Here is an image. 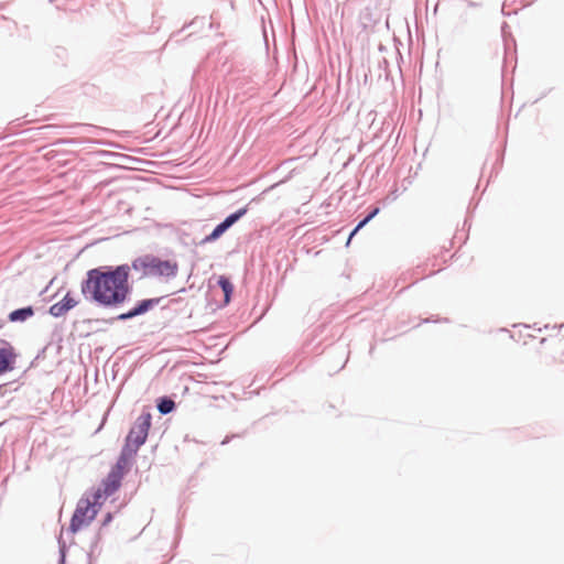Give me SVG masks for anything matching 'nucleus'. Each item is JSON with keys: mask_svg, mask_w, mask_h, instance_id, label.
Here are the masks:
<instances>
[{"mask_svg": "<svg viewBox=\"0 0 564 564\" xmlns=\"http://www.w3.org/2000/svg\"><path fill=\"white\" fill-rule=\"evenodd\" d=\"M127 264L91 269L82 282V293L86 300L100 306L116 307L124 303L131 292Z\"/></svg>", "mask_w": 564, "mask_h": 564, "instance_id": "f257e3e1", "label": "nucleus"}, {"mask_svg": "<svg viewBox=\"0 0 564 564\" xmlns=\"http://www.w3.org/2000/svg\"><path fill=\"white\" fill-rule=\"evenodd\" d=\"M101 503L100 494H93L79 499L70 519L69 530L76 533L88 527L96 518Z\"/></svg>", "mask_w": 564, "mask_h": 564, "instance_id": "f03ea898", "label": "nucleus"}, {"mask_svg": "<svg viewBox=\"0 0 564 564\" xmlns=\"http://www.w3.org/2000/svg\"><path fill=\"white\" fill-rule=\"evenodd\" d=\"M133 267L143 271L145 275L171 279L177 275L176 261L163 260L154 256H145L138 259Z\"/></svg>", "mask_w": 564, "mask_h": 564, "instance_id": "7ed1b4c3", "label": "nucleus"}, {"mask_svg": "<svg viewBox=\"0 0 564 564\" xmlns=\"http://www.w3.org/2000/svg\"><path fill=\"white\" fill-rule=\"evenodd\" d=\"M151 414L149 412L141 414L134 422L126 438V447L130 449V456H134L139 447L147 441L151 427Z\"/></svg>", "mask_w": 564, "mask_h": 564, "instance_id": "20e7f679", "label": "nucleus"}, {"mask_svg": "<svg viewBox=\"0 0 564 564\" xmlns=\"http://www.w3.org/2000/svg\"><path fill=\"white\" fill-rule=\"evenodd\" d=\"M247 210V207H243L229 215L223 223L217 225L208 236L204 238V242H212L217 240L227 229H229L235 223L245 216Z\"/></svg>", "mask_w": 564, "mask_h": 564, "instance_id": "39448f33", "label": "nucleus"}, {"mask_svg": "<svg viewBox=\"0 0 564 564\" xmlns=\"http://www.w3.org/2000/svg\"><path fill=\"white\" fill-rule=\"evenodd\" d=\"M122 478V476L111 470L104 480L101 487H99L94 494H100V501L102 502V500L119 489Z\"/></svg>", "mask_w": 564, "mask_h": 564, "instance_id": "423d86ee", "label": "nucleus"}, {"mask_svg": "<svg viewBox=\"0 0 564 564\" xmlns=\"http://www.w3.org/2000/svg\"><path fill=\"white\" fill-rule=\"evenodd\" d=\"M15 360L13 347L6 341H1L0 346V375L12 369Z\"/></svg>", "mask_w": 564, "mask_h": 564, "instance_id": "0eeeda50", "label": "nucleus"}, {"mask_svg": "<svg viewBox=\"0 0 564 564\" xmlns=\"http://www.w3.org/2000/svg\"><path fill=\"white\" fill-rule=\"evenodd\" d=\"M77 301L70 295L68 292L62 301L53 304L50 307V314L54 317L64 316L68 311L74 308L77 305Z\"/></svg>", "mask_w": 564, "mask_h": 564, "instance_id": "6e6552de", "label": "nucleus"}, {"mask_svg": "<svg viewBox=\"0 0 564 564\" xmlns=\"http://www.w3.org/2000/svg\"><path fill=\"white\" fill-rule=\"evenodd\" d=\"M160 302V299H149L141 301L134 308L130 310L127 313L119 315L120 319H129L134 316L144 314L149 310H151L154 305Z\"/></svg>", "mask_w": 564, "mask_h": 564, "instance_id": "1a4fd4ad", "label": "nucleus"}, {"mask_svg": "<svg viewBox=\"0 0 564 564\" xmlns=\"http://www.w3.org/2000/svg\"><path fill=\"white\" fill-rule=\"evenodd\" d=\"M132 457L130 456V449L124 446L116 466L111 470L123 477Z\"/></svg>", "mask_w": 564, "mask_h": 564, "instance_id": "9d476101", "label": "nucleus"}, {"mask_svg": "<svg viewBox=\"0 0 564 564\" xmlns=\"http://www.w3.org/2000/svg\"><path fill=\"white\" fill-rule=\"evenodd\" d=\"M33 315L32 307H25L15 310L10 313L9 318L11 322H18V321H25L26 318L31 317Z\"/></svg>", "mask_w": 564, "mask_h": 564, "instance_id": "9b49d317", "label": "nucleus"}, {"mask_svg": "<svg viewBox=\"0 0 564 564\" xmlns=\"http://www.w3.org/2000/svg\"><path fill=\"white\" fill-rule=\"evenodd\" d=\"M218 284L221 288V290L224 291L225 302L228 303L230 300V295L234 291L232 283L229 281V279L227 276L220 275L218 279Z\"/></svg>", "mask_w": 564, "mask_h": 564, "instance_id": "f8f14e48", "label": "nucleus"}, {"mask_svg": "<svg viewBox=\"0 0 564 564\" xmlns=\"http://www.w3.org/2000/svg\"><path fill=\"white\" fill-rule=\"evenodd\" d=\"M380 209L376 207L364 220H361L357 227L351 231L347 245H349L351 238L366 225L368 224L375 216L379 214Z\"/></svg>", "mask_w": 564, "mask_h": 564, "instance_id": "ddd939ff", "label": "nucleus"}, {"mask_svg": "<svg viewBox=\"0 0 564 564\" xmlns=\"http://www.w3.org/2000/svg\"><path fill=\"white\" fill-rule=\"evenodd\" d=\"M174 401L164 399L159 403L158 409L162 414H167L174 409Z\"/></svg>", "mask_w": 564, "mask_h": 564, "instance_id": "4468645a", "label": "nucleus"}, {"mask_svg": "<svg viewBox=\"0 0 564 564\" xmlns=\"http://www.w3.org/2000/svg\"><path fill=\"white\" fill-rule=\"evenodd\" d=\"M359 18L362 21V31H367L369 29L368 22H372V13L367 9L360 12Z\"/></svg>", "mask_w": 564, "mask_h": 564, "instance_id": "2eb2a0df", "label": "nucleus"}, {"mask_svg": "<svg viewBox=\"0 0 564 564\" xmlns=\"http://www.w3.org/2000/svg\"><path fill=\"white\" fill-rule=\"evenodd\" d=\"M556 336H557L560 339H564V323L558 327V330H557Z\"/></svg>", "mask_w": 564, "mask_h": 564, "instance_id": "dca6fc26", "label": "nucleus"}, {"mask_svg": "<svg viewBox=\"0 0 564 564\" xmlns=\"http://www.w3.org/2000/svg\"><path fill=\"white\" fill-rule=\"evenodd\" d=\"M110 520H111V516H110V514H108V516H107V519H106V522H108V521H110Z\"/></svg>", "mask_w": 564, "mask_h": 564, "instance_id": "f3484780", "label": "nucleus"}, {"mask_svg": "<svg viewBox=\"0 0 564 564\" xmlns=\"http://www.w3.org/2000/svg\"><path fill=\"white\" fill-rule=\"evenodd\" d=\"M560 362H561V364H564V360H561Z\"/></svg>", "mask_w": 564, "mask_h": 564, "instance_id": "a211bd4d", "label": "nucleus"}, {"mask_svg": "<svg viewBox=\"0 0 564 564\" xmlns=\"http://www.w3.org/2000/svg\"><path fill=\"white\" fill-rule=\"evenodd\" d=\"M563 372H564V369H563Z\"/></svg>", "mask_w": 564, "mask_h": 564, "instance_id": "6ab92c4d", "label": "nucleus"}]
</instances>
